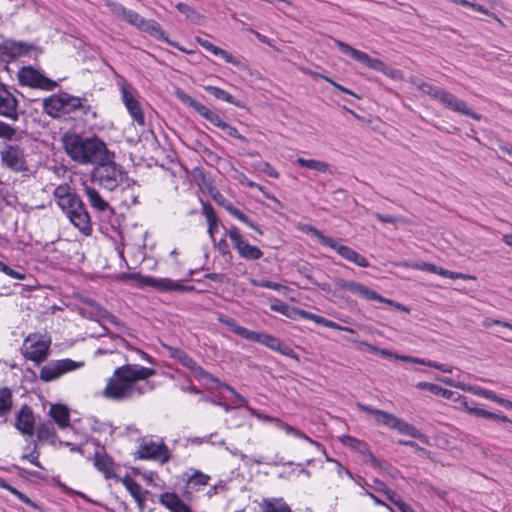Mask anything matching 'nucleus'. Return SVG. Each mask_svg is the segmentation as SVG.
I'll use <instances>...</instances> for the list:
<instances>
[{
    "instance_id": "nucleus-36",
    "label": "nucleus",
    "mask_w": 512,
    "mask_h": 512,
    "mask_svg": "<svg viewBox=\"0 0 512 512\" xmlns=\"http://www.w3.org/2000/svg\"><path fill=\"white\" fill-rule=\"evenodd\" d=\"M49 414L59 428L64 429L70 425L69 410L64 405H52Z\"/></svg>"
},
{
    "instance_id": "nucleus-26",
    "label": "nucleus",
    "mask_w": 512,
    "mask_h": 512,
    "mask_svg": "<svg viewBox=\"0 0 512 512\" xmlns=\"http://www.w3.org/2000/svg\"><path fill=\"white\" fill-rule=\"evenodd\" d=\"M196 41L201 45L205 50L211 52L213 55L221 57L225 60V62L230 63L234 66H237L239 68H244L245 66L243 63L235 58L232 54L228 53L226 50L215 46L213 43H211L208 40L202 39L200 37L196 38Z\"/></svg>"
},
{
    "instance_id": "nucleus-22",
    "label": "nucleus",
    "mask_w": 512,
    "mask_h": 512,
    "mask_svg": "<svg viewBox=\"0 0 512 512\" xmlns=\"http://www.w3.org/2000/svg\"><path fill=\"white\" fill-rule=\"evenodd\" d=\"M35 419L32 409L24 405L16 415V428L23 434L32 436L34 434Z\"/></svg>"
},
{
    "instance_id": "nucleus-6",
    "label": "nucleus",
    "mask_w": 512,
    "mask_h": 512,
    "mask_svg": "<svg viewBox=\"0 0 512 512\" xmlns=\"http://www.w3.org/2000/svg\"><path fill=\"white\" fill-rule=\"evenodd\" d=\"M43 109L51 117L60 118L76 111L87 114L90 112L91 107L85 98L62 93L54 94L44 99Z\"/></svg>"
},
{
    "instance_id": "nucleus-56",
    "label": "nucleus",
    "mask_w": 512,
    "mask_h": 512,
    "mask_svg": "<svg viewBox=\"0 0 512 512\" xmlns=\"http://www.w3.org/2000/svg\"><path fill=\"white\" fill-rule=\"evenodd\" d=\"M55 436V429L51 422L43 423L38 428V437L40 439H50Z\"/></svg>"
},
{
    "instance_id": "nucleus-32",
    "label": "nucleus",
    "mask_w": 512,
    "mask_h": 512,
    "mask_svg": "<svg viewBox=\"0 0 512 512\" xmlns=\"http://www.w3.org/2000/svg\"><path fill=\"white\" fill-rule=\"evenodd\" d=\"M123 185L120 191L122 204L127 208L136 205L138 203V186L129 178Z\"/></svg>"
},
{
    "instance_id": "nucleus-10",
    "label": "nucleus",
    "mask_w": 512,
    "mask_h": 512,
    "mask_svg": "<svg viewBox=\"0 0 512 512\" xmlns=\"http://www.w3.org/2000/svg\"><path fill=\"white\" fill-rule=\"evenodd\" d=\"M83 366L84 362H77L72 359L52 360L41 368L39 378L44 382L54 381L65 373L77 370Z\"/></svg>"
},
{
    "instance_id": "nucleus-62",
    "label": "nucleus",
    "mask_w": 512,
    "mask_h": 512,
    "mask_svg": "<svg viewBox=\"0 0 512 512\" xmlns=\"http://www.w3.org/2000/svg\"><path fill=\"white\" fill-rule=\"evenodd\" d=\"M15 134L16 130L12 126L0 121V137L11 141Z\"/></svg>"
},
{
    "instance_id": "nucleus-46",
    "label": "nucleus",
    "mask_w": 512,
    "mask_h": 512,
    "mask_svg": "<svg viewBox=\"0 0 512 512\" xmlns=\"http://www.w3.org/2000/svg\"><path fill=\"white\" fill-rule=\"evenodd\" d=\"M296 163L301 167H306L318 172H329V164L324 161H319L315 159H305L300 157L296 159Z\"/></svg>"
},
{
    "instance_id": "nucleus-18",
    "label": "nucleus",
    "mask_w": 512,
    "mask_h": 512,
    "mask_svg": "<svg viewBox=\"0 0 512 512\" xmlns=\"http://www.w3.org/2000/svg\"><path fill=\"white\" fill-rule=\"evenodd\" d=\"M248 341L256 342L265 345L266 347L281 353L287 357L298 360L297 354L291 347L281 342L278 338L251 330Z\"/></svg>"
},
{
    "instance_id": "nucleus-17",
    "label": "nucleus",
    "mask_w": 512,
    "mask_h": 512,
    "mask_svg": "<svg viewBox=\"0 0 512 512\" xmlns=\"http://www.w3.org/2000/svg\"><path fill=\"white\" fill-rule=\"evenodd\" d=\"M70 222L79 229L85 236H89L92 233V222L90 215L85 207V204L81 200V207L76 205H70L68 209L63 211Z\"/></svg>"
},
{
    "instance_id": "nucleus-5",
    "label": "nucleus",
    "mask_w": 512,
    "mask_h": 512,
    "mask_svg": "<svg viewBox=\"0 0 512 512\" xmlns=\"http://www.w3.org/2000/svg\"><path fill=\"white\" fill-rule=\"evenodd\" d=\"M163 347L168 352V355L182 364L184 367L189 369L193 376L200 382L204 383L209 387H223L233 395L237 397V399L241 403H246V399L238 394L233 387L230 385L221 382L218 378L214 377L212 374L204 370L191 356H189L184 350L176 347H172L164 344Z\"/></svg>"
},
{
    "instance_id": "nucleus-14",
    "label": "nucleus",
    "mask_w": 512,
    "mask_h": 512,
    "mask_svg": "<svg viewBox=\"0 0 512 512\" xmlns=\"http://www.w3.org/2000/svg\"><path fill=\"white\" fill-rule=\"evenodd\" d=\"M137 454L141 459H151L161 463H166L170 460L169 449L162 440L158 442L143 440Z\"/></svg>"
},
{
    "instance_id": "nucleus-63",
    "label": "nucleus",
    "mask_w": 512,
    "mask_h": 512,
    "mask_svg": "<svg viewBox=\"0 0 512 512\" xmlns=\"http://www.w3.org/2000/svg\"><path fill=\"white\" fill-rule=\"evenodd\" d=\"M296 316H300L301 318L306 319V320H311V321L315 322L316 324H320V325L323 320L322 316L313 314L309 311L302 310V309L297 310Z\"/></svg>"
},
{
    "instance_id": "nucleus-13",
    "label": "nucleus",
    "mask_w": 512,
    "mask_h": 512,
    "mask_svg": "<svg viewBox=\"0 0 512 512\" xmlns=\"http://www.w3.org/2000/svg\"><path fill=\"white\" fill-rule=\"evenodd\" d=\"M18 79L21 85L48 91L53 90L57 86L55 81L47 78L40 71L30 66L23 67L19 70Z\"/></svg>"
},
{
    "instance_id": "nucleus-35",
    "label": "nucleus",
    "mask_w": 512,
    "mask_h": 512,
    "mask_svg": "<svg viewBox=\"0 0 512 512\" xmlns=\"http://www.w3.org/2000/svg\"><path fill=\"white\" fill-rule=\"evenodd\" d=\"M160 503L172 512H186L190 509L175 493L162 494Z\"/></svg>"
},
{
    "instance_id": "nucleus-1",
    "label": "nucleus",
    "mask_w": 512,
    "mask_h": 512,
    "mask_svg": "<svg viewBox=\"0 0 512 512\" xmlns=\"http://www.w3.org/2000/svg\"><path fill=\"white\" fill-rule=\"evenodd\" d=\"M156 375L153 368L126 363L116 368L108 379L102 395L110 400L123 401L153 390L147 380Z\"/></svg>"
},
{
    "instance_id": "nucleus-59",
    "label": "nucleus",
    "mask_w": 512,
    "mask_h": 512,
    "mask_svg": "<svg viewBox=\"0 0 512 512\" xmlns=\"http://www.w3.org/2000/svg\"><path fill=\"white\" fill-rule=\"evenodd\" d=\"M227 136H230V137H233V138H236V139H239L243 142H248L247 138L243 135H241L238 130L230 125L229 123H224L222 125V127L220 128Z\"/></svg>"
},
{
    "instance_id": "nucleus-30",
    "label": "nucleus",
    "mask_w": 512,
    "mask_h": 512,
    "mask_svg": "<svg viewBox=\"0 0 512 512\" xmlns=\"http://www.w3.org/2000/svg\"><path fill=\"white\" fill-rule=\"evenodd\" d=\"M141 28L140 30L141 31H144V32H148L150 35H152L153 37L157 38V39H160V40H164L166 41L169 45L185 52V53H190V51H187L186 49L180 47L177 43L169 40L168 38L165 37V33L164 31L162 30L161 26L159 25L158 22H156L155 20H147V19H144L143 21V24H141Z\"/></svg>"
},
{
    "instance_id": "nucleus-4",
    "label": "nucleus",
    "mask_w": 512,
    "mask_h": 512,
    "mask_svg": "<svg viewBox=\"0 0 512 512\" xmlns=\"http://www.w3.org/2000/svg\"><path fill=\"white\" fill-rule=\"evenodd\" d=\"M90 176L94 183L108 191H114L128 180L123 166L115 162L114 152L94 166Z\"/></svg>"
},
{
    "instance_id": "nucleus-34",
    "label": "nucleus",
    "mask_w": 512,
    "mask_h": 512,
    "mask_svg": "<svg viewBox=\"0 0 512 512\" xmlns=\"http://www.w3.org/2000/svg\"><path fill=\"white\" fill-rule=\"evenodd\" d=\"M394 359L405 361V362H411V363H414V364L428 366V367L440 370V371H442L444 373H452V371H453V367H451V366H448V365H445V364H439L437 362H433V361H430V360H425V359H422V358L412 357V356H408V355L395 354L394 355Z\"/></svg>"
},
{
    "instance_id": "nucleus-49",
    "label": "nucleus",
    "mask_w": 512,
    "mask_h": 512,
    "mask_svg": "<svg viewBox=\"0 0 512 512\" xmlns=\"http://www.w3.org/2000/svg\"><path fill=\"white\" fill-rule=\"evenodd\" d=\"M226 210L230 213V215L234 216L244 224H246L248 227L254 229L256 232H258L260 235L263 234L261 229L252 222L247 215H245L243 212H241L239 209L232 205L226 206Z\"/></svg>"
},
{
    "instance_id": "nucleus-47",
    "label": "nucleus",
    "mask_w": 512,
    "mask_h": 512,
    "mask_svg": "<svg viewBox=\"0 0 512 512\" xmlns=\"http://www.w3.org/2000/svg\"><path fill=\"white\" fill-rule=\"evenodd\" d=\"M270 309L292 319L296 317V313L298 310V308L291 307L285 302L278 299H274L271 302Z\"/></svg>"
},
{
    "instance_id": "nucleus-31",
    "label": "nucleus",
    "mask_w": 512,
    "mask_h": 512,
    "mask_svg": "<svg viewBox=\"0 0 512 512\" xmlns=\"http://www.w3.org/2000/svg\"><path fill=\"white\" fill-rule=\"evenodd\" d=\"M443 382L445 384H447V385L454 386V387L459 388V389H461L463 391H468V392H470V393H472L474 395H477V396H480V397L492 400L494 402H496L498 400V395H496L493 391L488 390V389H484V388L477 387V386L466 385V384L461 383V382L455 383L450 378L443 379Z\"/></svg>"
},
{
    "instance_id": "nucleus-25",
    "label": "nucleus",
    "mask_w": 512,
    "mask_h": 512,
    "mask_svg": "<svg viewBox=\"0 0 512 512\" xmlns=\"http://www.w3.org/2000/svg\"><path fill=\"white\" fill-rule=\"evenodd\" d=\"M82 186L83 192L86 195L87 200L92 208L98 212H113V209L110 207L109 203L100 195L95 187L87 184L86 182H83Z\"/></svg>"
},
{
    "instance_id": "nucleus-53",
    "label": "nucleus",
    "mask_w": 512,
    "mask_h": 512,
    "mask_svg": "<svg viewBox=\"0 0 512 512\" xmlns=\"http://www.w3.org/2000/svg\"><path fill=\"white\" fill-rule=\"evenodd\" d=\"M397 420H398V417H396L393 414L387 413L382 410L380 412H376L375 421L380 425H384V426L394 429Z\"/></svg>"
},
{
    "instance_id": "nucleus-57",
    "label": "nucleus",
    "mask_w": 512,
    "mask_h": 512,
    "mask_svg": "<svg viewBox=\"0 0 512 512\" xmlns=\"http://www.w3.org/2000/svg\"><path fill=\"white\" fill-rule=\"evenodd\" d=\"M251 284L253 286L268 288V289H272V290H275V291H281L282 289H286L285 286H283V285H281L279 283H276V282L269 281V280H255V279H252L251 280Z\"/></svg>"
},
{
    "instance_id": "nucleus-48",
    "label": "nucleus",
    "mask_w": 512,
    "mask_h": 512,
    "mask_svg": "<svg viewBox=\"0 0 512 512\" xmlns=\"http://www.w3.org/2000/svg\"><path fill=\"white\" fill-rule=\"evenodd\" d=\"M97 315L103 319L108 321L109 323L113 324L119 331H126L127 327L124 322H122L120 319H118L116 316L111 314L109 311L104 309L101 306L96 307Z\"/></svg>"
},
{
    "instance_id": "nucleus-50",
    "label": "nucleus",
    "mask_w": 512,
    "mask_h": 512,
    "mask_svg": "<svg viewBox=\"0 0 512 512\" xmlns=\"http://www.w3.org/2000/svg\"><path fill=\"white\" fill-rule=\"evenodd\" d=\"M226 210L230 213V215L234 216L244 224H246L248 227L254 229L256 232H258L260 235L263 234L261 229L252 222L247 215H245L243 212H241L239 209L232 205L226 206Z\"/></svg>"
},
{
    "instance_id": "nucleus-39",
    "label": "nucleus",
    "mask_w": 512,
    "mask_h": 512,
    "mask_svg": "<svg viewBox=\"0 0 512 512\" xmlns=\"http://www.w3.org/2000/svg\"><path fill=\"white\" fill-rule=\"evenodd\" d=\"M217 320L223 325L227 326L229 330L235 333L236 335L240 336L245 340H248L251 330L239 325L233 318L219 313L217 316Z\"/></svg>"
},
{
    "instance_id": "nucleus-51",
    "label": "nucleus",
    "mask_w": 512,
    "mask_h": 512,
    "mask_svg": "<svg viewBox=\"0 0 512 512\" xmlns=\"http://www.w3.org/2000/svg\"><path fill=\"white\" fill-rule=\"evenodd\" d=\"M226 210L230 213V215L234 216L244 224H246L248 227L254 229L256 232H258L260 235L263 234L261 229L252 222L247 215H245L243 212H241L239 209L232 205L226 206Z\"/></svg>"
},
{
    "instance_id": "nucleus-38",
    "label": "nucleus",
    "mask_w": 512,
    "mask_h": 512,
    "mask_svg": "<svg viewBox=\"0 0 512 512\" xmlns=\"http://www.w3.org/2000/svg\"><path fill=\"white\" fill-rule=\"evenodd\" d=\"M338 254L359 267L366 268L369 266V262L364 256L346 245H341V247H339Z\"/></svg>"
},
{
    "instance_id": "nucleus-52",
    "label": "nucleus",
    "mask_w": 512,
    "mask_h": 512,
    "mask_svg": "<svg viewBox=\"0 0 512 512\" xmlns=\"http://www.w3.org/2000/svg\"><path fill=\"white\" fill-rule=\"evenodd\" d=\"M204 89L207 92H209L210 94H212L217 99L223 100L230 104L238 105V103L235 102V98L233 95H231L230 93H228L227 91H225L219 87L207 85L204 87Z\"/></svg>"
},
{
    "instance_id": "nucleus-20",
    "label": "nucleus",
    "mask_w": 512,
    "mask_h": 512,
    "mask_svg": "<svg viewBox=\"0 0 512 512\" xmlns=\"http://www.w3.org/2000/svg\"><path fill=\"white\" fill-rule=\"evenodd\" d=\"M18 101L8 90L6 85L0 83V115L16 120L18 117Z\"/></svg>"
},
{
    "instance_id": "nucleus-7",
    "label": "nucleus",
    "mask_w": 512,
    "mask_h": 512,
    "mask_svg": "<svg viewBox=\"0 0 512 512\" xmlns=\"http://www.w3.org/2000/svg\"><path fill=\"white\" fill-rule=\"evenodd\" d=\"M334 43L342 53L349 55L352 59L363 64L364 66L375 71L382 72L392 79H402V73L400 70L389 69L383 61L377 58H372L367 53L357 50L340 40H334Z\"/></svg>"
},
{
    "instance_id": "nucleus-19",
    "label": "nucleus",
    "mask_w": 512,
    "mask_h": 512,
    "mask_svg": "<svg viewBox=\"0 0 512 512\" xmlns=\"http://www.w3.org/2000/svg\"><path fill=\"white\" fill-rule=\"evenodd\" d=\"M53 197L62 211L68 209L69 206L73 204L77 207H81L80 197L73 191L71 186L66 183L55 187Z\"/></svg>"
},
{
    "instance_id": "nucleus-27",
    "label": "nucleus",
    "mask_w": 512,
    "mask_h": 512,
    "mask_svg": "<svg viewBox=\"0 0 512 512\" xmlns=\"http://www.w3.org/2000/svg\"><path fill=\"white\" fill-rule=\"evenodd\" d=\"M340 442L346 446L349 447L355 451H358L359 453L363 455H367L372 463L373 466L378 465V460L376 457L370 452L368 445L355 437H352L350 435H342L339 437Z\"/></svg>"
},
{
    "instance_id": "nucleus-16",
    "label": "nucleus",
    "mask_w": 512,
    "mask_h": 512,
    "mask_svg": "<svg viewBox=\"0 0 512 512\" xmlns=\"http://www.w3.org/2000/svg\"><path fill=\"white\" fill-rule=\"evenodd\" d=\"M227 235L242 258L247 260H258L262 257L263 252L257 246L250 245L246 240H244L237 227H230L227 231Z\"/></svg>"
},
{
    "instance_id": "nucleus-54",
    "label": "nucleus",
    "mask_w": 512,
    "mask_h": 512,
    "mask_svg": "<svg viewBox=\"0 0 512 512\" xmlns=\"http://www.w3.org/2000/svg\"><path fill=\"white\" fill-rule=\"evenodd\" d=\"M375 492L383 494L390 502L398 495L393 490L389 489L382 481L375 479L374 485L371 486Z\"/></svg>"
},
{
    "instance_id": "nucleus-29",
    "label": "nucleus",
    "mask_w": 512,
    "mask_h": 512,
    "mask_svg": "<svg viewBox=\"0 0 512 512\" xmlns=\"http://www.w3.org/2000/svg\"><path fill=\"white\" fill-rule=\"evenodd\" d=\"M175 95L182 103L193 108L199 115H201L207 121L211 119V116L213 115L214 111L193 99L189 94H187L183 90L178 89L176 90Z\"/></svg>"
},
{
    "instance_id": "nucleus-37",
    "label": "nucleus",
    "mask_w": 512,
    "mask_h": 512,
    "mask_svg": "<svg viewBox=\"0 0 512 512\" xmlns=\"http://www.w3.org/2000/svg\"><path fill=\"white\" fill-rule=\"evenodd\" d=\"M394 429H396L401 434L416 438L424 444L429 443L428 437L425 434L421 433L415 426L400 418H398Z\"/></svg>"
},
{
    "instance_id": "nucleus-9",
    "label": "nucleus",
    "mask_w": 512,
    "mask_h": 512,
    "mask_svg": "<svg viewBox=\"0 0 512 512\" xmlns=\"http://www.w3.org/2000/svg\"><path fill=\"white\" fill-rule=\"evenodd\" d=\"M0 158L5 167L15 172L28 170L24 148L20 143H5L0 150Z\"/></svg>"
},
{
    "instance_id": "nucleus-28",
    "label": "nucleus",
    "mask_w": 512,
    "mask_h": 512,
    "mask_svg": "<svg viewBox=\"0 0 512 512\" xmlns=\"http://www.w3.org/2000/svg\"><path fill=\"white\" fill-rule=\"evenodd\" d=\"M175 95L182 103L193 108L199 115H201L207 121L211 119V116L213 115L214 111L193 99L189 94H187L183 90L178 89L176 90Z\"/></svg>"
},
{
    "instance_id": "nucleus-41",
    "label": "nucleus",
    "mask_w": 512,
    "mask_h": 512,
    "mask_svg": "<svg viewBox=\"0 0 512 512\" xmlns=\"http://www.w3.org/2000/svg\"><path fill=\"white\" fill-rule=\"evenodd\" d=\"M348 291L366 300H383V296L356 281H352Z\"/></svg>"
},
{
    "instance_id": "nucleus-8",
    "label": "nucleus",
    "mask_w": 512,
    "mask_h": 512,
    "mask_svg": "<svg viewBox=\"0 0 512 512\" xmlns=\"http://www.w3.org/2000/svg\"><path fill=\"white\" fill-rule=\"evenodd\" d=\"M51 341L45 336L38 334H29L23 342L22 354L25 359L31 360L36 364L44 362L49 356Z\"/></svg>"
},
{
    "instance_id": "nucleus-33",
    "label": "nucleus",
    "mask_w": 512,
    "mask_h": 512,
    "mask_svg": "<svg viewBox=\"0 0 512 512\" xmlns=\"http://www.w3.org/2000/svg\"><path fill=\"white\" fill-rule=\"evenodd\" d=\"M259 507L261 512H292L283 498H263Z\"/></svg>"
},
{
    "instance_id": "nucleus-61",
    "label": "nucleus",
    "mask_w": 512,
    "mask_h": 512,
    "mask_svg": "<svg viewBox=\"0 0 512 512\" xmlns=\"http://www.w3.org/2000/svg\"><path fill=\"white\" fill-rule=\"evenodd\" d=\"M4 49L7 51V55L11 58H15L24 52L23 45L19 43H7L5 44Z\"/></svg>"
},
{
    "instance_id": "nucleus-11",
    "label": "nucleus",
    "mask_w": 512,
    "mask_h": 512,
    "mask_svg": "<svg viewBox=\"0 0 512 512\" xmlns=\"http://www.w3.org/2000/svg\"><path fill=\"white\" fill-rule=\"evenodd\" d=\"M123 349L135 351L142 359L153 363V359L150 355L140 349H134L124 338L117 334L108 335L107 338L103 340L102 346L95 351V356L114 353L120 354Z\"/></svg>"
},
{
    "instance_id": "nucleus-44",
    "label": "nucleus",
    "mask_w": 512,
    "mask_h": 512,
    "mask_svg": "<svg viewBox=\"0 0 512 512\" xmlns=\"http://www.w3.org/2000/svg\"><path fill=\"white\" fill-rule=\"evenodd\" d=\"M12 407V391L7 387L0 388V417H6L11 412Z\"/></svg>"
},
{
    "instance_id": "nucleus-64",
    "label": "nucleus",
    "mask_w": 512,
    "mask_h": 512,
    "mask_svg": "<svg viewBox=\"0 0 512 512\" xmlns=\"http://www.w3.org/2000/svg\"><path fill=\"white\" fill-rule=\"evenodd\" d=\"M39 455H40V453L37 450V447L35 446L34 449L29 454L22 455V459H27L29 462H31L36 467L43 469L42 465L38 461Z\"/></svg>"
},
{
    "instance_id": "nucleus-23",
    "label": "nucleus",
    "mask_w": 512,
    "mask_h": 512,
    "mask_svg": "<svg viewBox=\"0 0 512 512\" xmlns=\"http://www.w3.org/2000/svg\"><path fill=\"white\" fill-rule=\"evenodd\" d=\"M93 463L97 470L103 473L106 479H116L117 481L120 479L116 474L115 463L105 452L96 451Z\"/></svg>"
},
{
    "instance_id": "nucleus-42",
    "label": "nucleus",
    "mask_w": 512,
    "mask_h": 512,
    "mask_svg": "<svg viewBox=\"0 0 512 512\" xmlns=\"http://www.w3.org/2000/svg\"><path fill=\"white\" fill-rule=\"evenodd\" d=\"M306 231L312 236H314L319 241L320 244H322L323 246H327L338 253L339 247H341L342 244H340L336 239L324 235L320 230L316 229L313 226H308Z\"/></svg>"
},
{
    "instance_id": "nucleus-2",
    "label": "nucleus",
    "mask_w": 512,
    "mask_h": 512,
    "mask_svg": "<svg viewBox=\"0 0 512 512\" xmlns=\"http://www.w3.org/2000/svg\"><path fill=\"white\" fill-rule=\"evenodd\" d=\"M63 146L67 155L81 165H94L106 159L113 151L100 138L82 137L77 134L65 135Z\"/></svg>"
},
{
    "instance_id": "nucleus-3",
    "label": "nucleus",
    "mask_w": 512,
    "mask_h": 512,
    "mask_svg": "<svg viewBox=\"0 0 512 512\" xmlns=\"http://www.w3.org/2000/svg\"><path fill=\"white\" fill-rule=\"evenodd\" d=\"M410 82L423 94L441 103L445 108L479 121L481 115L473 112L469 105L451 92L413 77Z\"/></svg>"
},
{
    "instance_id": "nucleus-21",
    "label": "nucleus",
    "mask_w": 512,
    "mask_h": 512,
    "mask_svg": "<svg viewBox=\"0 0 512 512\" xmlns=\"http://www.w3.org/2000/svg\"><path fill=\"white\" fill-rule=\"evenodd\" d=\"M106 5L112 14L140 30L142 26L141 24H143L145 19L140 14L133 10L127 9L123 5L116 2L106 1Z\"/></svg>"
},
{
    "instance_id": "nucleus-58",
    "label": "nucleus",
    "mask_w": 512,
    "mask_h": 512,
    "mask_svg": "<svg viewBox=\"0 0 512 512\" xmlns=\"http://www.w3.org/2000/svg\"><path fill=\"white\" fill-rule=\"evenodd\" d=\"M255 168L258 171H260L262 173H265V174H267L268 176H270L272 178H278L279 177V173L268 162L260 161V162H258L255 165Z\"/></svg>"
},
{
    "instance_id": "nucleus-55",
    "label": "nucleus",
    "mask_w": 512,
    "mask_h": 512,
    "mask_svg": "<svg viewBox=\"0 0 512 512\" xmlns=\"http://www.w3.org/2000/svg\"><path fill=\"white\" fill-rule=\"evenodd\" d=\"M210 476L201 471H195L188 479V483L192 486H205L208 484Z\"/></svg>"
},
{
    "instance_id": "nucleus-15",
    "label": "nucleus",
    "mask_w": 512,
    "mask_h": 512,
    "mask_svg": "<svg viewBox=\"0 0 512 512\" xmlns=\"http://www.w3.org/2000/svg\"><path fill=\"white\" fill-rule=\"evenodd\" d=\"M122 101L132 119L139 125H145V117L142 107L138 101V93L131 86L124 83L120 87Z\"/></svg>"
},
{
    "instance_id": "nucleus-24",
    "label": "nucleus",
    "mask_w": 512,
    "mask_h": 512,
    "mask_svg": "<svg viewBox=\"0 0 512 512\" xmlns=\"http://www.w3.org/2000/svg\"><path fill=\"white\" fill-rule=\"evenodd\" d=\"M264 419L274 422L276 427L283 430L286 434L293 435L296 438H299V439H302V440L308 442L309 444L315 446L318 451L325 454L324 446L321 443L311 439L309 436H307L301 430L294 428L293 426L283 422L282 420H280L278 418H271L269 416H266V417H264Z\"/></svg>"
},
{
    "instance_id": "nucleus-12",
    "label": "nucleus",
    "mask_w": 512,
    "mask_h": 512,
    "mask_svg": "<svg viewBox=\"0 0 512 512\" xmlns=\"http://www.w3.org/2000/svg\"><path fill=\"white\" fill-rule=\"evenodd\" d=\"M129 278L135 280L140 286H151L159 291L185 292L194 290V286H186L169 278L157 279L149 276H143L139 273H132L129 275Z\"/></svg>"
},
{
    "instance_id": "nucleus-60",
    "label": "nucleus",
    "mask_w": 512,
    "mask_h": 512,
    "mask_svg": "<svg viewBox=\"0 0 512 512\" xmlns=\"http://www.w3.org/2000/svg\"><path fill=\"white\" fill-rule=\"evenodd\" d=\"M452 400H454L455 402L458 403V407L459 408L464 409L469 414L474 415L473 410H480V408H477V407H474V406L470 405L468 400H467V398L464 397V396H461V395H457V397L453 396Z\"/></svg>"
},
{
    "instance_id": "nucleus-45",
    "label": "nucleus",
    "mask_w": 512,
    "mask_h": 512,
    "mask_svg": "<svg viewBox=\"0 0 512 512\" xmlns=\"http://www.w3.org/2000/svg\"><path fill=\"white\" fill-rule=\"evenodd\" d=\"M175 7L180 13L184 14L186 18L194 24H201L204 20L203 15H201L198 11L186 3L179 2L175 5Z\"/></svg>"
},
{
    "instance_id": "nucleus-40",
    "label": "nucleus",
    "mask_w": 512,
    "mask_h": 512,
    "mask_svg": "<svg viewBox=\"0 0 512 512\" xmlns=\"http://www.w3.org/2000/svg\"><path fill=\"white\" fill-rule=\"evenodd\" d=\"M118 481L124 485L130 495L134 498L135 502H140L142 495H149V491L143 490L142 487L128 475L120 478Z\"/></svg>"
},
{
    "instance_id": "nucleus-43",
    "label": "nucleus",
    "mask_w": 512,
    "mask_h": 512,
    "mask_svg": "<svg viewBox=\"0 0 512 512\" xmlns=\"http://www.w3.org/2000/svg\"><path fill=\"white\" fill-rule=\"evenodd\" d=\"M416 387L421 390H427L434 395L441 396L446 399H453V396L457 395L455 392H453L451 390L442 388L439 385L429 383V382H419L416 385Z\"/></svg>"
}]
</instances>
